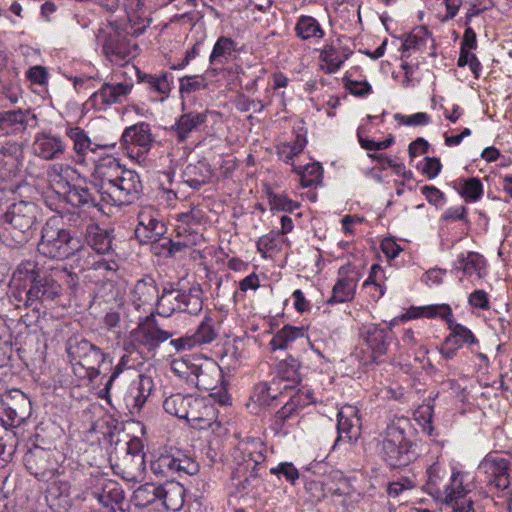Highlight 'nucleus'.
<instances>
[{"mask_svg": "<svg viewBox=\"0 0 512 512\" xmlns=\"http://www.w3.org/2000/svg\"><path fill=\"white\" fill-rule=\"evenodd\" d=\"M45 499L53 512H68L73 506L71 485L67 481L52 482L46 490Z\"/></svg>", "mask_w": 512, "mask_h": 512, "instance_id": "nucleus-16", "label": "nucleus"}, {"mask_svg": "<svg viewBox=\"0 0 512 512\" xmlns=\"http://www.w3.org/2000/svg\"><path fill=\"white\" fill-rule=\"evenodd\" d=\"M137 78L139 82L147 83L150 89L160 94L167 95L170 92V83L167 73L161 75L160 77H155L153 75L146 74L137 70Z\"/></svg>", "mask_w": 512, "mask_h": 512, "instance_id": "nucleus-45", "label": "nucleus"}, {"mask_svg": "<svg viewBox=\"0 0 512 512\" xmlns=\"http://www.w3.org/2000/svg\"><path fill=\"white\" fill-rule=\"evenodd\" d=\"M215 321L210 315H206L196 331L192 334L196 345L208 344L217 338V331L214 327Z\"/></svg>", "mask_w": 512, "mask_h": 512, "instance_id": "nucleus-39", "label": "nucleus"}, {"mask_svg": "<svg viewBox=\"0 0 512 512\" xmlns=\"http://www.w3.org/2000/svg\"><path fill=\"white\" fill-rule=\"evenodd\" d=\"M236 43L231 38L221 36L214 44L212 53L209 57L211 64L223 63L222 58L228 59L232 51L235 50Z\"/></svg>", "mask_w": 512, "mask_h": 512, "instance_id": "nucleus-43", "label": "nucleus"}, {"mask_svg": "<svg viewBox=\"0 0 512 512\" xmlns=\"http://www.w3.org/2000/svg\"><path fill=\"white\" fill-rule=\"evenodd\" d=\"M270 472L278 476H284L291 483H294L299 478L298 470L292 463H280L277 467L271 468Z\"/></svg>", "mask_w": 512, "mask_h": 512, "instance_id": "nucleus-56", "label": "nucleus"}, {"mask_svg": "<svg viewBox=\"0 0 512 512\" xmlns=\"http://www.w3.org/2000/svg\"><path fill=\"white\" fill-rule=\"evenodd\" d=\"M93 243H89L92 248L100 254H105L111 249V239L106 231H102L96 234L92 238Z\"/></svg>", "mask_w": 512, "mask_h": 512, "instance_id": "nucleus-59", "label": "nucleus"}, {"mask_svg": "<svg viewBox=\"0 0 512 512\" xmlns=\"http://www.w3.org/2000/svg\"><path fill=\"white\" fill-rule=\"evenodd\" d=\"M354 270L355 267L350 263L339 268L338 274L341 278L334 285L332 295L327 300L328 304L344 303L354 298L357 279L348 276Z\"/></svg>", "mask_w": 512, "mask_h": 512, "instance_id": "nucleus-17", "label": "nucleus"}, {"mask_svg": "<svg viewBox=\"0 0 512 512\" xmlns=\"http://www.w3.org/2000/svg\"><path fill=\"white\" fill-rule=\"evenodd\" d=\"M172 336L168 331L162 330L153 314L141 319L138 326L131 331L130 338L133 342L145 346L148 350H154L160 343Z\"/></svg>", "mask_w": 512, "mask_h": 512, "instance_id": "nucleus-9", "label": "nucleus"}, {"mask_svg": "<svg viewBox=\"0 0 512 512\" xmlns=\"http://www.w3.org/2000/svg\"><path fill=\"white\" fill-rule=\"evenodd\" d=\"M202 294V287L198 283L192 285L188 290H179L174 297L176 306L170 309L171 312L177 309L192 315L198 314L203 308Z\"/></svg>", "mask_w": 512, "mask_h": 512, "instance_id": "nucleus-18", "label": "nucleus"}, {"mask_svg": "<svg viewBox=\"0 0 512 512\" xmlns=\"http://www.w3.org/2000/svg\"><path fill=\"white\" fill-rule=\"evenodd\" d=\"M425 165L422 169V173L425 174L429 179H433L440 173L442 164L439 158L436 157H425Z\"/></svg>", "mask_w": 512, "mask_h": 512, "instance_id": "nucleus-62", "label": "nucleus"}, {"mask_svg": "<svg viewBox=\"0 0 512 512\" xmlns=\"http://www.w3.org/2000/svg\"><path fill=\"white\" fill-rule=\"evenodd\" d=\"M496 452L488 453L480 462L478 469L486 473L487 478L509 473V461L495 456Z\"/></svg>", "mask_w": 512, "mask_h": 512, "instance_id": "nucleus-33", "label": "nucleus"}, {"mask_svg": "<svg viewBox=\"0 0 512 512\" xmlns=\"http://www.w3.org/2000/svg\"><path fill=\"white\" fill-rule=\"evenodd\" d=\"M113 32L105 36L102 50L106 58L118 66L125 65L131 57L132 44L129 38L122 33L117 23H110ZM137 48V44L133 45Z\"/></svg>", "mask_w": 512, "mask_h": 512, "instance_id": "nucleus-8", "label": "nucleus"}, {"mask_svg": "<svg viewBox=\"0 0 512 512\" xmlns=\"http://www.w3.org/2000/svg\"><path fill=\"white\" fill-rule=\"evenodd\" d=\"M468 302L472 307L489 309L488 294L484 290H475L469 295Z\"/></svg>", "mask_w": 512, "mask_h": 512, "instance_id": "nucleus-61", "label": "nucleus"}, {"mask_svg": "<svg viewBox=\"0 0 512 512\" xmlns=\"http://www.w3.org/2000/svg\"><path fill=\"white\" fill-rule=\"evenodd\" d=\"M27 78L35 84L43 85L47 80V70L43 66H34L27 71Z\"/></svg>", "mask_w": 512, "mask_h": 512, "instance_id": "nucleus-64", "label": "nucleus"}, {"mask_svg": "<svg viewBox=\"0 0 512 512\" xmlns=\"http://www.w3.org/2000/svg\"><path fill=\"white\" fill-rule=\"evenodd\" d=\"M343 82L345 88L356 97H365L372 92V86L367 81L351 80L345 76Z\"/></svg>", "mask_w": 512, "mask_h": 512, "instance_id": "nucleus-52", "label": "nucleus"}, {"mask_svg": "<svg viewBox=\"0 0 512 512\" xmlns=\"http://www.w3.org/2000/svg\"><path fill=\"white\" fill-rule=\"evenodd\" d=\"M448 498L452 505L453 512H476L471 499H466L465 496H458L454 498L452 494H449L447 496V499Z\"/></svg>", "mask_w": 512, "mask_h": 512, "instance_id": "nucleus-60", "label": "nucleus"}, {"mask_svg": "<svg viewBox=\"0 0 512 512\" xmlns=\"http://www.w3.org/2000/svg\"><path fill=\"white\" fill-rule=\"evenodd\" d=\"M38 264L31 260L22 261L15 269L13 278L21 282L24 288H30L43 274Z\"/></svg>", "mask_w": 512, "mask_h": 512, "instance_id": "nucleus-30", "label": "nucleus"}, {"mask_svg": "<svg viewBox=\"0 0 512 512\" xmlns=\"http://www.w3.org/2000/svg\"><path fill=\"white\" fill-rule=\"evenodd\" d=\"M408 419L389 424L381 442V458L392 469L403 468L420 456L416 441L411 439Z\"/></svg>", "mask_w": 512, "mask_h": 512, "instance_id": "nucleus-3", "label": "nucleus"}, {"mask_svg": "<svg viewBox=\"0 0 512 512\" xmlns=\"http://www.w3.org/2000/svg\"><path fill=\"white\" fill-rule=\"evenodd\" d=\"M449 336L445 338V346H457L460 348L463 344H477L478 340L470 329L466 326L455 323L453 318L448 320Z\"/></svg>", "mask_w": 512, "mask_h": 512, "instance_id": "nucleus-28", "label": "nucleus"}, {"mask_svg": "<svg viewBox=\"0 0 512 512\" xmlns=\"http://www.w3.org/2000/svg\"><path fill=\"white\" fill-rule=\"evenodd\" d=\"M66 203L77 208H92L98 205L95 196L86 186L67 183V190L64 192Z\"/></svg>", "mask_w": 512, "mask_h": 512, "instance_id": "nucleus-25", "label": "nucleus"}, {"mask_svg": "<svg viewBox=\"0 0 512 512\" xmlns=\"http://www.w3.org/2000/svg\"><path fill=\"white\" fill-rule=\"evenodd\" d=\"M37 117L30 110H10L0 112V132L8 130L9 127L20 125L23 130L27 127H34Z\"/></svg>", "mask_w": 512, "mask_h": 512, "instance_id": "nucleus-24", "label": "nucleus"}, {"mask_svg": "<svg viewBox=\"0 0 512 512\" xmlns=\"http://www.w3.org/2000/svg\"><path fill=\"white\" fill-rule=\"evenodd\" d=\"M21 150L16 146L3 147L0 150V180L6 182L0 186V200L9 193L16 194L20 188L19 183L9 181L18 177L21 173Z\"/></svg>", "mask_w": 512, "mask_h": 512, "instance_id": "nucleus-7", "label": "nucleus"}, {"mask_svg": "<svg viewBox=\"0 0 512 512\" xmlns=\"http://www.w3.org/2000/svg\"><path fill=\"white\" fill-rule=\"evenodd\" d=\"M395 119L400 124H405L409 126H424L430 123L431 118L427 113L418 112L410 116H404L401 114H395Z\"/></svg>", "mask_w": 512, "mask_h": 512, "instance_id": "nucleus-54", "label": "nucleus"}, {"mask_svg": "<svg viewBox=\"0 0 512 512\" xmlns=\"http://www.w3.org/2000/svg\"><path fill=\"white\" fill-rule=\"evenodd\" d=\"M24 464L30 474L40 481H49L56 471L51 452L40 446H34L27 451Z\"/></svg>", "mask_w": 512, "mask_h": 512, "instance_id": "nucleus-12", "label": "nucleus"}, {"mask_svg": "<svg viewBox=\"0 0 512 512\" xmlns=\"http://www.w3.org/2000/svg\"><path fill=\"white\" fill-rule=\"evenodd\" d=\"M357 138L360 146L368 151H380L385 150L394 143V137L389 135L384 141H374L372 139L365 138L362 133V127L358 128Z\"/></svg>", "mask_w": 512, "mask_h": 512, "instance_id": "nucleus-50", "label": "nucleus"}, {"mask_svg": "<svg viewBox=\"0 0 512 512\" xmlns=\"http://www.w3.org/2000/svg\"><path fill=\"white\" fill-rule=\"evenodd\" d=\"M121 141L123 144H134L149 150L154 141L150 125L146 122H140L127 127L121 136Z\"/></svg>", "mask_w": 512, "mask_h": 512, "instance_id": "nucleus-23", "label": "nucleus"}, {"mask_svg": "<svg viewBox=\"0 0 512 512\" xmlns=\"http://www.w3.org/2000/svg\"><path fill=\"white\" fill-rule=\"evenodd\" d=\"M101 177V190L113 204L125 205L137 200L142 191L139 175L123 168L115 158H109L97 167Z\"/></svg>", "mask_w": 512, "mask_h": 512, "instance_id": "nucleus-2", "label": "nucleus"}, {"mask_svg": "<svg viewBox=\"0 0 512 512\" xmlns=\"http://www.w3.org/2000/svg\"><path fill=\"white\" fill-rule=\"evenodd\" d=\"M485 267V259L477 252H468L466 256V264L464 265L463 273L465 275H472L477 273L482 277L481 270Z\"/></svg>", "mask_w": 512, "mask_h": 512, "instance_id": "nucleus-51", "label": "nucleus"}, {"mask_svg": "<svg viewBox=\"0 0 512 512\" xmlns=\"http://www.w3.org/2000/svg\"><path fill=\"white\" fill-rule=\"evenodd\" d=\"M40 207L33 201L15 198L0 216V240L8 247H22L38 230Z\"/></svg>", "mask_w": 512, "mask_h": 512, "instance_id": "nucleus-1", "label": "nucleus"}, {"mask_svg": "<svg viewBox=\"0 0 512 512\" xmlns=\"http://www.w3.org/2000/svg\"><path fill=\"white\" fill-rule=\"evenodd\" d=\"M154 387L150 376L140 374L137 380L133 381L128 387L123 397L126 408L131 414L139 413L144 406L147 398L150 396Z\"/></svg>", "mask_w": 512, "mask_h": 512, "instance_id": "nucleus-14", "label": "nucleus"}, {"mask_svg": "<svg viewBox=\"0 0 512 512\" xmlns=\"http://www.w3.org/2000/svg\"><path fill=\"white\" fill-rule=\"evenodd\" d=\"M192 404L189 408L185 420L194 429H208L215 422L217 411L213 404L207 399L195 397L191 400Z\"/></svg>", "mask_w": 512, "mask_h": 512, "instance_id": "nucleus-15", "label": "nucleus"}, {"mask_svg": "<svg viewBox=\"0 0 512 512\" xmlns=\"http://www.w3.org/2000/svg\"><path fill=\"white\" fill-rule=\"evenodd\" d=\"M297 36L303 40L312 37L322 38L324 31L322 30L319 22L311 16H301L295 26Z\"/></svg>", "mask_w": 512, "mask_h": 512, "instance_id": "nucleus-37", "label": "nucleus"}, {"mask_svg": "<svg viewBox=\"0 0 512 512\" xmlns=\"http://www.w3.org/2000/svg\"><path fill=\"white\" fill-rule=\"evenodd\" d=\"M159 501L167 510L179 511L184 504L185 488L174 479L160 485Z\"/></svg>", "mask_w": 512, "mask_h": 512, "instance_id": "nucleus-19", "label": "nucleus"}, {"mask_svg": "<svg viewBox=\"0 0 512 512\" xmlns=\"http://www.w3.org/2000/svg\"><path fill=\"white\" fill-rule=\"evenodd\" d=\"M197 364V356L173 360L171 363V369L174 373H176L179 377L184 378L188 384H190V378L194 375V370L192 367H196Z\"/></svg>", "mask_w": 512, "mask_h": 512, "instance_id": "nucleus-46", "label": "nucleus"}, {"mask_svg": "<svg viewBox=\"0 0 512 512\" xmlns=\"http://www.w3.org/2000/svg\"><path fill=\"white\" fill-rule=\"evenodd\" d=\"M33 147L35 153L46 160L59 158L65 149V145L60 137L45 133L36 137Z\"/></svg>", "mask_w": 512, "mask_h": 512, "instance_id": "nucleus-22", "label": "nucleus"}, {"mask_svg": "<svg viewBox=\"0 0 512 512\" xmlns=\"http://www.w3.org/2000/svg\"><path fill=\"white\" fill-rule=\"evenodd\" d=\"M300 362L292 357L288 356L286 359L279 362L276 370V381L278 385L281 381H287L291 384H285L283 390L293 388L296 384L301 381V375L299 373Z\"/></svg>", "mask_w": 512, "mask_h": 512, "instance_id": "nucleus-26", "label": "nucleus"}, {"mask_svg": "<svg viewBox=\"0 0 512 512\" xmlns=\"http://www.w3.org/2000/svg\"><path fill=\"white\" fill-rule=\"evenodd\" d=\"M160 485L154 483H145L140 485L134 492L131 502L137 508H146L156 501H159Z\"/></svg>", "mask_w": 512, "mask_h": 512, "instance_id": "nucleus-31", "label": "nucleus"}, {"mask_svg": "<svg viewBox=\"0 0 512 512\" xmlns=\"http://www.w3.org/2000/svg\"><path fill=\"white\" fill-rule=\"evenodd\" d=\"M337 432L338 436L334 441L333 449H335L341 442L352 443L360 436L359 427L353 423L352 419L345 417L342 412L338 413Z\"/></svg>", "mask_w": 512, "mask_h": 512, "instance_id": "nucleus-29", "label": "nucleus"}, {"mask_svg": "<svg viewBox=\"0 0 512 512\" xmlns=\"http://www.w3.org/2000/svg\"><path fill=\"white\" fill-rule=\"evenodd\" d=\"M143 444L139 438H132L127 442V455L132 457V461H134L138 466H142L144 464V454L142 452Z\"/></svg>", "mask_w": 512, "mask_h": 512, "instance_id": "nucleus-55", "label": "nucleus"}, {"mask_svg": "<svg viewBox=\"0 0 512 512\" xmlns=\"http://www.w3.org/2000/svg\"><path fill=\"white\" fill-rule=\"evenodd\" d=\"M304 336V327L285 325L273 336L272 340L270 341L271 349H286L291 342L295 341L297 338H301Z\"/></svg>", "mask_w": 512, "mask_h": 512, "instance_id": "nucleus-34", "label": "nucleus"}, {"mask_svg": "<svg viewBox=\"0 0 512 512\" xmlns=\"http://www.w3.org/2000/svg\"><path fill=\"white\" fill-rule=\"evenodd\" d=\"M158 286L151 275H145L138 280L133 289V302L136 308L143 305L157 304Z\"/></svg>", "mask_w": 512, "mask_h": 512, "instance_id": "nucleus-21", "label": "nucleus"}, {"mask_svg": "<svg viewBox=\"0 0 512 512\" xmlns=\"http://www.w3.org/2000/svg\"><path fill=\"white\" fill-rule=\"evenodd\" d=\"M268 198L271 210L293 212L300 206V203L289 199L286 195L270 193Z\"/></svg>", "mask_w": 512, "mask_h": 512, "instance_id": "nucleus-49", "label": "nucleus"}, {"mask_svg": "<svg viewBox=\"0 0 512 512\" xmlns=\"http://www.w3.org/2000/svg\"><path fill=\"white\" fill-rule=\"evenodd\" d=\"M31 401L20 390L4 394L0 403V426L8 429L20 426L31 415Z\"/></svg>", "mask_w": 512, "mask_h": 512, "instance_id": "nucleus-6", "label": "nucleus"}, {"mask_svg": "<svg viewBox=\"0 0 512 512\" xmlns=\"http://www.w3.org/2000/svg\"><path fill=\"white\" fill-rule=\"evenodd\" d=\"M300 405L299 397L292 396L290 401L281 407L274 415V425L277 429H281L286 420L296 411V408Z\"/></svg>", "mask_w": 512, "mask_h": 512, "instance_id": "nucleus-47", "label": "nucleus"}, {"mask_svg": "<svg viewBox=\"0 0 512 512\" xmlns=\"http://www.w3.org/2000/svg\"><path fill=\"white\" fill-rule=\"evenodd\" d=\"M203 82L204 78L197 80V76H184L180 78V92L189 94L205 88L206 84Z\"/></svg>", "mask_w": 512, "mask_h": 512, "instance_id": "nucleus-58", "label": "nucleus"}, {"mask_svg": "<svg viewBox=\"0 0 512 512\" xmlns=\"http://www.w3.org/2000/svg\"><path fill=\"white\" fill-rule=\"evenodd\" d=\"M81 248V241L70 230L58 228L49 222L41 230L38 251L51 259L63 260Z\"/></svg>", "mask_w": 512, "mask_h": 512, "instance_id": "nucleus-5", "label": "nucleus"}, {"mask_svg": "<svg viewBox=\"0 0 512 512\" xmlns=\"http://www.w3.org/2000/svg\"><path fill=\"white\" fill-rule=\"evenodd\" d=\"M174 454H161L150 464L151 471L160 477L174 479L173 475L177 473Z\"/></svg>", "mask_w": 512, "mask_h": 512, "instance_id": "nucleus-40", "label": "nucleus"}, {"mask_svg": "<svg viewBox=\"0 0 512 512\" xmlns=\"http://www.w3.org/2000/svg\"><path fill=\"white\" fill-rule=\"evenodd\" d=\"M194 375L190 378V385L202 390H213L222 381V369L213 359L197 356L196 367H192Z\"/></svg>", "mask_w": 512, "mask_h": 512, "instance_id": "nucleus-10", "label": "nucleus"}, {"mask_svg": "<svg viewBox=\"0 0 512 512\" xmlns=\"http://www.w3.org/2000/svg\"><path fill=\"white\" fill-rule=\"evenodd\" d=\"M65 346L70 363L84 369L85 375L82 377L91 382L112 366L110 356L81 335L69 337Z\"/></svg>", "mask_w": 512, "mask_h": 512, "instance_id": "nucleus-4", "label": "nucleus"}, {"mask_svg": "<svg viewBox=\"0 0 512 512\" xmlns=\"http://www.w3.org/2000/svg\"><path fill=\"white\" fill-rule=\"evenodd\" d=\"M422 34H427L428 31L426 28H420L419 33L417 34H408L402 44V56L403 57H409V54H407V51L410 49H420L421 45L424 43V38Z\"/></svg>", "mask_w": 512, "mask_h": 512, "instance_id": "nucleus-53", "label": "nucleus"}, {"mask_svg": "<svg viewBox=\"0 0 512 512\" xmlns=\"http://www.w3.org/2000/svg\"><path fill=\"white\" fill-rule=\"evenodd\" d=\"M417 317H440L448 323V320H451L453 318V314L452 309L448 304H441L413 308L412 311L410 312L409 318Z\"/></svg>", "mask_w": 512, "mask_h": 512, "instance_id": "nucleus-38", "label": "nucleus"}, {"mask_svg": "<svg viewBox=\"0 0 512 512\" xmlns=\"http://www.w3.org/2000/svg\"><path fill=\"white\" fill-rule=\"evenodd\" d=\"M139 223L134 231L135 238L140 242V244H150L152 240L153 234V223L154 217L145 212L140 213Z\"/></svg>", "mask_w": 512, "mask_h": 512, "instance_id": "nucleus-44", "label": "nucleus"}, {"mask_svg": "<svg viewBox=\"0 0 512 512\" xmlns=\"http://www.w3.org/2000/svg\"><path fill=\"white\" fill-rule=\"evenodd\" d=\"M421 192L426 200L435 206H442L445 202V195L435 186L425 185L421 187Z\"/></svg>", "mask_w": 512, "mask_h": 512, "instance_id": "nucleus-57", "label": "nucleus"}, {"mask_svg": "<svg viewBox=\"0 0 512 512\" xmlns=\"http://www.w3.org/2000/svg\"><path fill=\"white\" fill-rule=\"evenodd\" d=\"M206 120V113H184L178 118L172 129L175 130L178 140L184 142L189 137V134L205 123Z\"/></svg>", "mask_w": 512, "mask_h": 512, "instance_id": "nucleus-27", "label": "nucleus"}, {"mask_svg": "<svg viewBox=\"0 0 512 512\" xmlns=\"http://www.w3.org/2000/svg\"><path fill=\"white\" fill-rule=\"evenodd\" d=\"M278 390H280V387L276 379H273L270 384L262 382L255 386L251 399L259 405H269L271 400L277 398L276 392Z\"/></svg>", "mask_w": 512, "mask_h": 512, "instance_id": "nucleus-41", "label": "nucleus"}, {"mask_svg": "<svg viewBox=\"0 0 512 512\" xmlns=\"http://www.w3.org/2000/svg\"><path fill=\"white\" fill-rule=\"evenodd\" d=\"M361 334L372 351L373 360L386 354L388 346L387 329L380 328L376 324H369L361 328Z\"/></svg>", "mask_w": 512, "mask_h": 512, "instance_id": "nucleus-20", "label": "nucleus"}, {"mask_svg": "<svg viewBox=\"0 0 512 512\" xmlns=\"http://www.w3.org/2000/svg\"><path fill=\"white\" fill-rule=\"evenodd\" d=\"M68 136L73 141L74 150L79 155H83L88 149L94 152L97 148H112L115 146V143H106L92 147L91 140L85 134L84 130L80 129L79 127L71 128L68 131Z\"/></svg>", "mask_w": 512, "mask_h": 512, "instance_id": "nucleus-36", "label": "nucleus"}, {"mask_svg": "<svg viewBox=\"0 0 512 512\" xmlns=\"http://www.w3.org/2000/svg\"><path fill=\"white\" fill-rule=\"evenodd\" d=\"M133 85L130 83H104L86 101L85 106L96 110H106L107 107L122 103L123 99L131 92Z\"/></svg>", "mask_w": 512, "mask_h": 512, "instance_id": "nucleus-11", "label": "nucleus"}, {"mask_svg": "<svg viewBox=\"0 0 512 512\" xmlns=\"http://www.w3.org/2000/svg\"><path fill=\"white\" fill-rule=\"evenodd\" d=\"M171 238L162 237L156 238L151 244V250L156 255H165L169 257V249L171 248Z\"/></svg>", "mask_w": 512, "mask_h": 512, "instance_id": "nucleus-63", "label": "nucleus"}, {"mask_svg": "<svg viewBox=\"0 0 512 512\" xmlns=\"http://www.w3.org/2000/svg\"><path fill=\"white\" fill-rule=\"evenodd\" d=\"M195 397L191 395H183L180 393L167 397L163 403L164 410L180 419H185L192 401Z\"/></svg>", "mask_w": 512, "mask_h": 512, "instance_id": "nucleus-32", "label": "nucleus"}, {"mask_svg": "<svg viewBox=\"0 0 512 512\" xmlns=\"http://www.w3.org/2000/svg\"><path fill=\"white\" fill-rule=\"evenodd\" d=\"M458 192L466 202L478 201L483 195L482 182L476 177L462 180V184L458 188Z\"/></svg>", "mask_w": 512, "mask_h": 512, "instance_id": "nucleus-42", "label": "nucleus"}, {"mask_svg": "<svg viewBox=\"0 0 512 512\" xmlns=\"http://www.w3.org/2000/svg\"><path fill=\"white\" fill-rule=\"evenodd\" d=\"M176 471L179 475H195L199 472V464L194 461L192 458L187 455L181 453L180 451L177 454H174Z\"/></svg>", "mask_w": 512, "mask_h": 512, "instance_id": "nucleus-48", "label": "nucleus"}, {"mask_svg": "<svg viewBox=\"0 0 512 512\" xmlns=\"http://www.w3.org/2000/svg\"><path fill=\"white\" fill-rule=\"evenodd\" d=\"M293 171L300 175V184L304 188L320 184L323 177V168L320 163L307 164L304 167L294 166Z\"/></svg>", "mask_w": 512, "mask_h": 512, "instance_id": "nucleus-35", "label": "nucleus"}, {"mask_svg": "<svg viewBox=\"0 0 512 512\" xmlns=\"http://www.w3.org/2000/svg\"><path fill=\"white\" fill-rule=\"evenodd\" d=\"M62 295L61 284L44 272L36 283L26 291L25 305L31 307L35 302H53Z\"/></svg>", "mask_w": 512, "mask_h": 512, "instance_id": "nucleus-13", "label": "nucleus"}]
</instances>
